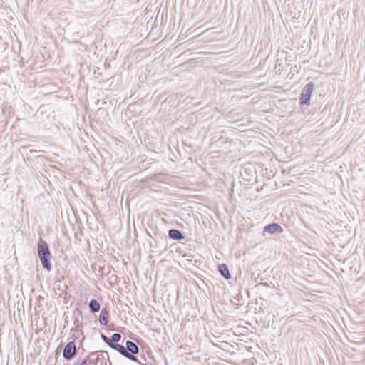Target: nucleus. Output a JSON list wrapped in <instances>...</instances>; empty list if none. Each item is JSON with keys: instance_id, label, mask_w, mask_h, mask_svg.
I'll list each match as a JSON object with an SVG mask.
<instances>
[{"instance_id": "nucleus-13", "label": "nucleus", "mask_w": 365, "mask_h": 365, "mask_svg": "<svg viewBox=\"0 0 365 365\" xmlns=\"http://www.w3.org/2000/svg\"><path fill=\"white\" fill-rule=\"evenodd\" d=\"M73 365H93V364H88V363L87 362V359H85L82 360V361L80 362V364H77V362H76V363L75 364H73Z\"/></svg>"}, {"instance_id": "nucleus-1", "label": "nucleus", "mask_w": 365, "mask_h": 365, "mask_svg": "<svg viewBox=\"0 0 365 365\" xmlns=\"http://www.w3.org/2000/svg\"><path fill=\"white\" fill-rule=\"evenodd\" d=\"M37 253L42 267L50 272L51 270V255L48 244L42 238H39L37 245Z\"/></svg>"}, {"instance_id": "nucleus-8", "label": "nucleus", "mask_w": 365, "mask_h": 365, "mask_svg": "<svg viewBox=\"0 0 365 365\" xmlns=\"http://www.w3.org/2000/svg\"><path fill=\"white\" fill-rule=\"evenodd\" d=\"M109 312L106 309H103L99 315V322L101 325H106L108 322Z\"/></svg>"}, {"instance_id": "nucleus-2", "label": "nucleus", "mask_w": 365, "mask_h": 365, "mask_svg": "<svg viewBox=\"0 0 365 365\" xmlns=\"http://www.w3.org/2000/svg\"><path fill=\"white\" fill-rule=\"evenodd\" d=\"M78 349L74 341H69L66 344L63 349V357L67 360H71L76 356Z\"/></svg>"}, {"instance_id": "nucleus-6", "label": "nucleus", "mask_w": 365, "mask_h": 365, "mask_svg": "<svg viewBox=\"0 0 365 365\" xmlns=\"http://www.w3.org/2000/svg\"><path fill=\"white\" fill-rule=\"evenodd\" d=\"M125 347H126V351L128 352V354L134 356V354H136L138 353L139 351V348L138 346V345L131 341H126L125 342Z\"/></svg>"}, {"instance_id": "nucleus-11", "label": "nucleus", "mask_w": 365, "mask_h": 365, "mask_svg": "<svg viewBox=\"0 0 365 365\" xmlns=\"http://www.w3.org/2000/svg\"><path fill=\"white\" fill-rule=\"evenodd\" d=\"M121 339V335L118 333H115L112 335L110 338V344L113 346V344H118V342Z\"/></svg>"}, {"instance_id": "nucleus-10", "label": "nucleus", "mask_w": 365, "mask_h": 365, "mask_svg": "<svg viewBox=\"0 0 365 365\" xmlns=\"http://www.w3.org/2000/svg\"><path fill=\"white\" fill-rule=\"evenodd\" d=\"M90 311L93 313L100 310V303L96 299H91L88 304Z\"/></svg>"}, {"instance_id": "nucleus-3", "label": "nucleus", "mask_w": 365, "mask_h": 365, "mask_svg": "<svg viewBox=\"0 0 365 365\" xmlns=\"http://www.w3.org/2000/svg\"><path fill=\"white\" fill-rule=\"evenodd\" d=\"M314 91V84L313 83L310 82L307 83L303 88L299 101L301 104L304 105H309L310 103V98L312 96V94Z\"/></svg>"}, {"instance_id": "nucleus-9", "label": "nucleus", "mask_w": 365, "mask_h": 365, "mask_svg": "<svg viewBox=\"0 0 365 365\" xmlns=\"http://www.w3.org/2000/svg\"><path fill=\"white\" fill-rule=\"evenodd\" d=\"M218 270L222 276L226 279H229L231 277L228 267L225 264H221L218 266Z\"/></svg>"}, {"instance_id": "nucleus-5", "label": "nucleus", "mask_w": 365, "mask_h": 365, "mask_svg": "<svg viewBox=\"0 0 365 365\" xmlns=\"http://www.w3.org/2000/svg\"><path fill=\"white\" fill-rule=\"evenodd\" d=\"M264 231L270 234H275L282 232L283 229L280 225L273 222L266 225L264 228Z\"/></svg>"}, {"instance_id": "nucleus-7", "label": "nucleus", "mask_w": 365, "mask_h": 365, "mask_svg": "<svg viewBox=\"0 0 365 365\" xmlns=\"http://www.w3.org/2000/svg\"><path fill=\"white\" fill-rule=\"evenodd\" d=\"M168 236L170 238L175 240H181L185 239L183 233L177 229H171L168 232Z\"/></svg>"}, {"instance_id": "nucleus-4", "label": "nucleus", "mask_w": 365, "mask_h": 365, "mask_svg": "<svg viewBox=\"0 0 365 365\" xmlns=\"http://www.w3.org/2000/svg\"><path fill=\"white\" fill-rule=\"evenodd\" d=\"M113 349L119 352L121 355L126 357L127 359H130V361L138 362L137 358L135 356H133L126 351V347L121 344H113V346H111Z\"/></svg>"}, {"instance_id": "nucleus-12", "label": "nucleus", "mask_w": 365, "mask_h": 365, "mask_svg": "<svg viewBox=\"0 0 365 365\" xmlns=\"http://www.w3.org/2000/svg\"><path fill=\"white\" fill-rule=\"evenodd\" d=\"M101 337L102 339V340L106 343L110 347H111V344H110V338H108L107 337L106 335H104L103 334H101Z\"/></svg>"}]
</instances>
